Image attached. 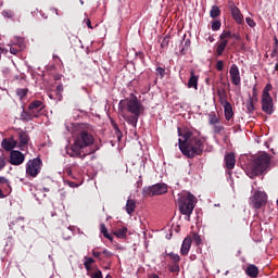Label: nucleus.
I'll list each match as a JSON object with an SVG mask.
<instances>
[{
    "label": "nucleus",
    "mask_w": 278,
    "mask_h": 278,
    "mask_svg": "<svg viewBox=\"0 0 278 278\" xmlns=\"http://www.w3.org/2000/svg\"><path fill=\"white\" fill-rule=\"evenodd\" d=\"M45 109V104L40 100H35L28 105L29 112H34L35 114H40V112Z\"/></svg>",
    "instance_id": "obj_16"
},
{
    "label": "nucleus",
    "mask_w": 278,
    "mask_h": 278,
    "mask_svg": "<svg viewBox=\"0 0 278 278\" xmlns=\"http://www.w3.org/2000/svg\"><path fill=\"white\" fill-rule=\"evenodd\" d=\"M262 110L265 114H273V97L262 96Z\"/></svg>",
    "instance_id": "obj_12"
},
{
    "label": "nucleus",
    "mask_w": 278,
    "mask_h": 278,
    "mask_svg": "<svg viewBox=\"0 0 278 278\" xmlns=\"http://www.w3.org/2000/svg\"><path fill=\"white\" fill-rule=\"evenodd\" d=\"M254 101L253 100H249L247 103H245V108L248 110V112L251 114V112H253V110H255V105H254Z\"/></svg>",
    "instance_id": "obj_33"
},
{
    "label": "nucleus",
    "mask_w": 278,
    "mask_h": 278,
    "mask_svg": "<svg viewBox=\"0 0 278 278\" xmlns=\"http://www.w3.org/2000/svg\"><path fill=\"white\" fill-rule=\"evenodd\" d=\"M179 210L180 213L186 217V220H190V216H192V212H194V207L197 205V198L194 194L188 192L179 195Z\"/></svg>",
    "instance_id": "obj_4"
},
{
    "label": "nucleus",
    "mask_w": 278,
    "mask_h": 278,
    "mask_svg": "<svg viewBox=\"0 0 278 278\" xmlns=\"http://www.w3.org/2000/svg\"><path fill=\"white\" fill-rule=\"evenodd\" d=\"M227 40H222L219 42V45L217 46V50H216V53H217V56L220 58V55H223V51H225V49L227 48Z\"/></svg>",
    "instance_id": "obj_24"
},
{
    "label": "nucleus",
    "mask_w": 278,
    "mask_h": 278,
    "mask_svg": "<svg viewBox=\"0 0 278 278\" xmlns=\"http://www.w3.org/2000/svg\"><path fill=\"white\" fill-rule=\"evenodd\" d=\"M211 18H217V16H220V9L218 5H213L210 11Z\"/></svg>",
    "instance_id": "obj_26"
},
{
    "label": "nucleus",
    "mask_w": 278,
    "mask_h": 278,
    "mask_svg": "<svg viewBox=\"0 0 278 278\" xmlns=\"http://www.w3.org/2000/svg\"><path fill=\"white\" fill-rule=\"evenodd\" d=\"M3 197L5 195L3 194V191L0 189V199H3Z\"/></svg>",
    "instance_id": "obj_58"
},
{
    "label": "nucleus",
    "mask_w": 278,
    "mask_h": 278,
    "mask_svg": "<svg viewBox=\"0 0 278 278\" xmlns=\"http://www.w3.org/2000/svg\"><path fill=\"white\" fill-rule=\"evenodd\" d=\"M9 162L12 164V166H21V164L25 162V154L18 150H12L10 153Z\"/></svg>",
    "instance_id": "obj_9"
},
{
    "label": "nucleus",
    "mask_w": 278,
    "mask_h": 278,
    "mask_svg": "<svg viewBox=\"0 0 278 278\" xmlns=\"http://www.w3.org/2000/svg\"><path fill=\"white\" fill-rule=\"evenodd\" d=\"M245 23L247 25H249V27H255V21H253V18L251 17H245Z\"/></svg>",
    "instance_id": "obj_44"
},
{
    "label": "nucleus",
    "mask_w": 278,
    "mask_h": 278,
    "mask_svg": "<svg viewBox=\"0 0 278 278\" xmlns=\"http://www.w3.org/2000/svg\"><path fill=\"white\" fill-rule=\"evenodd\" d=\"M40 114L35 113L34 111L26 112L25 110L22 111L20 118L21 121H25L26 123H29V121H34V118H38Z\"/></svg>",
    "instance_id": "obj_17"
},
{
    "label": "nucleus",
    "mask_w": 278,
    "mask_h": 278,
    "mask_svg": "<svg viewBox=\"0 0 278 278\" xmlns=\"http://www.w3.org/2000/svg\"><path fill=\"white\" fill-rule=\"evenodd\" d=\"M178 147L186 157H197L203 153V143L205 139H201L192 135L190 130H181L178 128Z\"/></svg>",
    "instance_id": "obj_1"
},
{
    "label": "nucleus",
    "mask_w": 278,
    "mask_h": 278,
    "mask_svg": "<svg viewBox=\"0 0 278 278\" xmlns=\"http://www.w3.org/2000/svg\"><path fill=\"white\" fill-rule=\"evenodd\" d=\"M42 170V160L36 157L26 163V177L36 178Z\"/></svg>",
    "instance_id": "obj_6"
},
{
    "label": "nucleus",
    "mask_w": 278,
    "mask_h": 278,
    "mask_svg": "<svg viewBox=\"0 0 278 278\" xmlns=\"http://www.w3.org/2000/svg\"><path fill=\"white\" fill-rule=\"evenodd\" d=\"M231 38H235V40H240V34H232Z\"/></svg>",
    "instance_id": "obj_55"
},
{
    "label": "nucleus",
    "mask_w": 278,
    "mask_h": 278,
    "mask_svg": "<svg viewBox=\"0 0 278 278\" xmlns=\"http://www.w3.org/2000/svg\"><path fill=\"white\" fill-rule=\"evenodd\" d=\"M266 201H268V195L264 191H255L253 197L250 198V204L255 210H260L263 205H266Z\"/></svg>",
    "instance_id": "obj_8"
},
{
    "label": "nucleus",
    "mask_w": 278,
    "mask_h": 278,
    "mask_svg": "<svg viewBox=\"0 0 278 278\" xmlns=\"http://www.w3.org/2000/svg\"><path fill=\"white\" fill-rule=\"evenodd\" d=\"M103 255L104 257H112V255H114L112 252H110L109 250H103Z\"/></svg>",
    "instance_id": "obj_50"
},
{
    "label": "nucleus",
    "mask_w": 278,
    "mask_h": 278,
    "mask_svg": "<svg viewBox=\"0 0 278 278\" xmlns=\"http://www.w3.org/2000/svg\"><path fill=\"white\" fill-rule=\"evenodd\" d=\"M270 90H273V85L267 84L265 88L263 89V96L262 97H270Z\"/></svg>",
    "instance_id": "obj_32"
},
{
    "label": "nucleus",
    "mask_w": 278,
    "mask_h": 278,
    "mask_svg": "<svg viewBox=\"0 0 278 278\" xmlns=\"http://www.w3.org/2000/svg\"><path fill=\"white\" fill-rule=\"evenodd\" d=\"M277 51H278V48H275V49H274V53H277Z\"/></svg>",
    "instance_id": "obj_61"
},
{
    "label": "nucleus",
    "mask_w": 278,
    "mask_h": 278,
    "mask_svg": "<svg viewBox=\"0 0 278 278\" xmlns=\"http://www.w3.org/2000/svg\"><path fill=\"white\" fill-rule=\"evenodd\" d=\"M149 278H160V276H157V274H152Z\"/></svg>",
    "instance_id": "obj_57"
},
{
    "label": "nucleus",
    "mask_w": 278,
    "mask_h": 278,
    "mask_svg": "<svg viewBox=\"0 0 278 278\" xmlns=\"http://www.w3.org/2000/svg\"><path fill=\"white\" fill-rule=\"evenodd\" d=\"M125 212L129 216H131V214H134V212H136V199L128 197V199L126 201V205H125Z\"/></svg>",
    "instance_id": "obj_19"
},
{
    "label": "nucleus",
    "mask_w": 278,
    "mask_h": 278,
    "mask_svg": "<svg viewBox=\"0 0 278 278\" xmlns=\"http://www.w3.org/2000/svg\"><path fill=\"white\" fill-rule=\"evenodd\" d=\"M70 188H79V185L73 182V181H66Z\"/></svg>",
    "instance_id": "obj_51"
},
{
    "label": "nucleus",
    "mask_w": 278,
    "mask_h": 278,
    "mask_svg": "<svg viewBox=\"0 0 278 278\" xmlns=\"http://www.w3.org/2000/svg\"><path fill=\"white\" fill-rule=\"evenodd\" d=\"M91 278H103V274L98 269L91 275Z\"/></svg>",
    "instance_id": "obj_46"
},
{
    "label": "nucleus",
    "mask_w": 278,
    "mask_h": 278,
    "mask_svg": "<svg viewBox=\"0 0 278 278\" xmlns=\"http://www.w3.org/2000/svg\"><path fill=\"white\" fill-rule=\"evenodd\" d=\"M125 109L130 114H135V116H140V114L144 112V105H142V102H140V100H138L136 96H132L129 99L119 101L118 103L119 112H125Z\"/></svg>",
    "instance_id": "obj_5"
},
{
    "label": "nucleus",
    "mask_w": 278,
    "mask_h": 278,
    "mask_svg": "<svg viewBox=\"0 0 278 278\" xmlns=\"http://www.w3.org/2000/svg\"><path fill=\"white\" fill-rule=\"evenodd\" d=\"M230 80L233 86H240L242 78L240 77V68L238 65L232 64L229 70Z\"/></svg>",
    "instance_id": "obj_10"
},
{
    "label": "nucleus",
    "mask_w": 278,
    "mask_h": 278,
    "mask_svg": "<svg viewBox=\"0 0 278 278\" xmlns=\"http://www.w3.org/2000/svg\"><path fill=\"white\" fill-rule=\"evenodd\" d=\"M43 192H49V188H43Z\"/></svg>",
    "instance_id": "obj_60"
},
{
    "label": "nucleus",
    "mask_w": 278,
    "mask_h": 278,
    "mask_svg": "<svg viewBox=\"0 0 278 278\" xmlns=\"http://www.w3.org/2000/svg\"><path fill=\"white\" fill-rule=\"evenodd\" d=\"M250 101H254V103H257V89L253 87L252 89V97L249 99Z\"/></svg>",
    "instance_id": "obj_40"
},
{
    "label": "nucleus",
    "mask_w": 278,
    "mask_h": 278,
    "mask_svg": "<svg viewBox=\"0 0 278 278\" xmlns=\"http://www.w3.org/2000/svg\"><path fill=\"white\" fill-rule=\"evenodd\" d=\"M100 231H101V233H103L104 238H106L111 242H112V240H114L112 235H110V232L108 231V228L105 227V224L100 225Z\"/></svg>",
    "instance_id": "obj_25"
},
{
    "label": "nucleus",
    "mask_w": 278,
    "mask_h": 278,
    "mask_svg": "<svg viewBox=\"0 0 278 278\" xmlns=\"http://www.w3.org/2000/svg\"><path fill=\"white\" fill-rule=\"evenodd\" d=\"M114 236H116V238H125V236H127V227L119 228L114 232Z\"/></svg>",
    "instance_id": "obj_29"
},
{
    "label": "nucleus",
    "mask_w": 278,
    "mask_h": 278,
    "mask_svg": "<svg viewBox=\"0 0 278 278\" xmlns=\"http://www.w3.org/2000/svg\"><path fill=\"white\" fill-rule=\"evenodd\" d=\"M7 164L8 161H5V157L0 155V172L3 170V168H5Z\"/></svg>",
    "instance_id": "obj_42"
},
{
    "label": "nucleus",
    "mask_w": 278,
    "mask_h": 278,
    "mask_svg": "<svg viewBox=\"0 0 278 278\" xmlns=\"http://www.w3.org/2000/svg\"><path fill=\"white\" fill-rule=\"evenodd\" d=\"M70 127H71V128H70ZM70 127L66 126L67 131H70L71 134H75V125L70 124Z\"/></svg>",
    "instance_id": "obj_49"
},
{
    "label": "nucleus",
    "mask_w": 278,
    "mask_h": 278,
    "mask_svg": "<svg viewBox=\"0 0 278 278\" xmlns=\"http://www.w3.org/2000/svg\"><path fill=\"white\" fill-rule=\"evenodd\" d=\"M193 242H194L197 245L201 244V236L194 233V235H193Z\"/></svg>",
    "instance_id": "obj_47"
},
{
    "label": "nucleus",
    "mask_w": 278,
    "mask_h": 278,
    "mask_svg": "<svg viewBox=\"0 0 278 278\" xmlns=\"http://www.w3.org/2000/svg\"><path fill=\"white\" fill-rule=\"evenodd\" d=\"M220 21L216 20L212 22L211 28L213 31H218L220 29Z\"/></svg>",
    "instance_id": "obj_36"
},
{
    "label": "nucleus",
    "mask_w": 278,
    "mask_h": 278,
    "mask_svg": "<svg viewBox=\"0 0 278 278\" xmlns=\"http://www.w3.org/2000/svg\"><path fill=\"white\" fill-rule=\"evenodd\" d=\"M155 73L156 77H160V79H164V76L166 75V70L164 67H156Z\"/></svg>",
    "instance_id": "obj_31"
},
{
    "label": "nucleus",
    "mask_w": 278,
    "mask_h": 278,
    "mask_svg": "<svg viewBox=\"0 0 278 278\" xmlns=\"http://www.w3.org/2000/svg\"><path fill=\"white\" fill-rule=\"evenodd\" d=\"M94 137L88 132V130H80L75 137H74V143L66 148V153L70 155V157H86V154L81 155V149H86V147H90V144H93Z\"/></svg>",
    "instance_id": "obj_2"
},
{
    "label": "nucleus",
    "mask_w": 278,
    "mask_h": 278,
    "mask_svg": "<svg viewBox=\"0 0 278 278\" xmlns=\"http://www.w3.org/2000/svg\"><path fill=\"white\" fill-rule=\"evenodd\" d=\"M56 91H59V92H64V86L59 85V86L56 87Z\"/></svg>",
    "instance_id": "obj_54"
},
{
    "label": "nucleus",
    "mask_w": 278,
    "mask_h": 278,
    "mask_svg": "<svg viewBox=\"0 0 278 278\" xmlns=\"http://www.w3.org/2000/svg\"><path fill=\"white\" fill-rule=\"evenodd\" d=\"M179 263H175L174 265L169 266V271L170 273H179Z\"/></svg>",
    "instance_id": "obj_41"
},
{
    "label": "nucleus",
    "mask_w": 278,
    "mask_h": 278,
    "mask_svg": "<svg viewBox=\"0 0 278 278\" xmlns=\"http://www.w3.org/2000/svg\"><path fill=\"white\" fill-rule=\"evenodd\" d=\"M54 11L56 12V14H58V9H54Z\"/></svg>",
    "instance_id": "obj_64"
},
{
    "label": "nucleus",
    "mask_w": 278,
    "mask_h": 278,
    "mask_svg": "<svg viewBox=\"0 0 278 278\" xmlns=\"http://www.w3.org/2000/svg\"><path fill=\"white\" fill-rule=\"evenodd\" d=\"M170 42V36H165L161 41L162 49H165V47H168V43Z\"/></svg>",
    "instance_id": "obj_37"
},
{
    "label": "nucleus",
    "mask_w": 278,
    "mask_h": 278,
    "mask_svg": "<svg viewBox=\"0 0 278 278\" xmlns=\"http://www.w3.org/2000/svg\"><path fill=\"white\" fill-rule=\"evenodd\" d=\"M86 25L89 29H92V22H90V18L86 21Z\"/></svg>",
    "instance_id": "obj_53"
},
{
    "label": "nucleus",
    "mask_w": 278,
    "mask_h": 278,
    "mask_svg": "<svg viewBox=\"0 0 278 278\" xmlns=\"http://www.w3.org/2000/svg\"><path fill=\"white\" fill-rule=\"evenodd\" d=\"M92 264H94V260L92 257L85 256L84 266L86 270H91Z\"/></svg>",
    "instance_id": "obj_27"
},
{
    "label": "nucleus",
    "mask_w": 278,
    "mask_h": 278,
    "mask_svg": "<svg viewBox=\"0 0 278 278\" xmlns=\"http://www.w3.org/2000/svg\"><path fill=\"white\" fill-rule=\"evenodd\" d=\"M172 261H174L175 264H179V262H181V257L179 256V254H175V253H169L167 254Z\"/></svg>",
    "instance_id": "obj_35"
},
{
    "label": "nucleus",
    "mask_w": 278,
    "mask_h": 278,
    "mask_svg": "<svg viewBox=\"0 0 278 278\" xmlns=\"http://www.w3.org/2000/svg\"><path fill=\"white\" fill-rule=\"evenodd\" d=\"M71 239V237H64V240H70Z\"/></svg>",
    "instance_id": "obj_62"
},
{
    "label": "nucleus",
    "mask_w": 278,
    "mask_h": 278,
    "mask_svg": "<svg viewBox=\"0 0 278 278\" xmlns=\"http://www.w3.org/2000/svg\"><path fill=\"white\" fill-rule=\"evenodd\" d=\"M92 255L99 260L101 257V252L92 251Z\"/></svg>",
    "instance_id": "obj_52"
},
{
    "label": "nucleus",
    "mask_w": 278,
    "mask_h": 278,
    "mask_svg": "<svg viewBox=\"0 0 278 278\" xmlns=\"http://www.w3.org/2000/svg\"><path fill=\"white\" fill-rule=\"evenodd\" d=\"M192 247V239L185 238L181 244L180 253L181 255H187L190 253V248Z\"/></svg>",
    "instance_id": "obj_21"
},
{
    "label": "nucleus",
    "mask_w": 278,
    "mask_h": 278,
    "mask_svg": "<svg viewBox=\"0 0 278 278\" xmlns=\"http://www.w3.org/2000/svg\"><path fill=\"white\" fill-rule=\"evenodd\" d=\"M121 116H123V118H125L126 123H128V125H131L132 127H137L138 126V118H140V115H130L127 116L125 115V111L119 112Z\"/></svg>",
    "instance_id": "obj_18"
},
{
    "label": "nucleus",
    "mask_w": 278,
    "mask_h": 278,
    "mask_svg": "<svg viewBox=\"0 0 278 278\" xmlns=\"http://www.w3.org/2000/svg\"><path fill=\"white\" fill-rule=\"evenodd\" d=\"M217 71H223L225 68V63L223 61H217L216 63Z\"/></svg>",
    "instance_id": "obj_45"
},
{
    "label": "nucleus",
    "mask_w": 278,
    "mask_h": 278,
    "mask_svg": "<svg viewBox=\"0 0 278 278\" xmlns=\"http://www.w3.org/2000/svg\"><path fill=\"white\" fill-rule=\"evenodd\" d=\"M18 51H21V48H14V47L10 48V53H12V55H16V53H18Z\"/></svg>",
    "instance_id": "obj_48"
},
{
    "label": "nucleus",
    "mask_w": 278,
    "mask_h": 278,
    "mask_svg": "<svg viewBox=\"0 0 278 278\" xmlns=\"http://www.w3.org/2000/svg\"><path fill=\"white\" fill-rule=\"evenodd\" d=\"M268 166H270V155H268V153L266 152H262L254 159L253 163L250 165L248 175L251 179H253V177H257V175L264 174L265 170L268 169Z\"/></svg>",
    "instance_id": "obj_3"
},
{
    "label": "nucleus",
    "mask_w": 278,
    "mask_h": 278,
    "mask_svg": "<svg viewBox=\"0 0 278 278\" xmlns=\"http://www.w3.org/2000/svg\"><path fill=\"white\" fill-rule=\"evenodd\" d=\"M0 186H5L8 188V192H11V188H10V180H8V178L0 176Z\"/></svg>",
    "instance_id": "obj_30"
},
{
    "label": "nucleus",
    "mask_w": 278,
    "mask_h": 278,
    "mask_svg": "<svg viewBox=\"0 0 278 278\" xmlns=\"http://www.w3.org/2000/svg\"><path fill=\"white\" fill-rule=\"evenodd\" d=\"M190 78L188 81V88H194V90L199 89V76L194 75V71H191Z\"/></svg>",
    "instance_id": "obj_22"
},
{
    "label": "nucleus",
    "mask_w": 278,
    "mask_h": 278,
    "mask_svg": "<svg viewBox=\"0 0 278 278\" xmlns=\"http://www.w3.org/2000/svg\"><path fill=\"white\" fill-rule=\"evenodd\" d=\"M13 45H15L16 47H18L20 50L23 51V49H25V41L23 40V38L21 37H16L13 41Z\"/></svg>",
    "instance_id": "obj_28"
},
{
    "label": "nucleus",
    "mask_w": 278,
    "mask_h": 278,
    "mask_svg": "<svg viewBox=\"0 0 278 278\" xmlns=\"http://www.w3.org/2000/svg\"><path fill=\"white\" fill-rule=\"evenodd\" d=\"M27 92H28L27 89H17L16 90V94H17V97H20V99H24V97H27Z\"/></svg>",
    "instance_id": "obj_38"
},
{
    "label": "nucleus",
    "mask_w": 278,
    "mask_h": 278,
    "mask_svg": "<svg viewBox=\"0 0 278 278\" xmlns=\"http://www.w3.org/2000/svg\"><path fill=\"white\" fill-rule=\"evenodd\" d=\"M208 123L210 125H218L220 119L216 115H210Z\"/></svg>",
    "instance_id": "obj_34"
},
{
    "label": "nucleus",
    "mask_w": 278,
    "mask_h": 278,
    "mask_svg": "<svg viewBox=\"0 0 278 278\" xmlns=\"http://www.w3.org/2000/svg\"><path fill=\"white\" fill-rule=\"evenodd\" d=\"M61 197H62V199H66V192L61 190Z\"/></svg>",
    "instance_id": "obj_56"
},
{
    "label": "nucleus",
    "mask_w": 278,
    "mask_h": 278,
    "mask_svg": "<svg viewBox=\"0 0 278 278\" xmlns=\"http://www.w3.org/2000/svg\"><path fill=\"white\" fill-rule=\"evenodd\" d=\"M225 164H226V168H228L229 170L233 169L236 167V154L228 153L225 156Z\"/></svg>",
    "instance_id": "obj_20"
},
{
    "label": "nucleus",
    "mask_w": 278,
    "mask_h": 278,
    "mask_svg": "<svg viewBox=\"0 0 278 278\" xmlns=\"http://www.w3.org/2000/svg\"><path fill=\"white\" fill-rule=\"evenodd\" d=\"M17 135L20 142L18 149H21V151H25V149H27V146L29 144V134H27V131L20 130Z\"/></svg>",
    "instance_id": "obj_13"
},
{
    "label": "nucleus",
    "mask_w": 278,
    "mask_h": 278,
    "mask_svg": "<svg viewBox=\"0 0 278 278\" xmlns=\"http://www.w3.org/2000/svg\"><path fill=\"white\" fill-rule=\"evenodd\" d=\"M247 275L248 277L255 278L260 275V269L255 265H249L247 268Z\"/></svg>",
    "instance_id": "obj_23"
},
{
    "label": "nucleus",
    "mask_w": 278,
    "mask_h": 278,
    "mask_svg": "<svg viewBox=\"0 0 278 278\" xmlns=\"http://www.w3.org/2000/svg\"><path fill=\"white\" fill-rule=\"evenodd\" d=\"M167 192H168V186L163 182L143 188V194H146L147 197H156L160 194H166Z\"/></svg>",
    "instance_id": "obj_7"
},
{
    "label": "nucleus",
    "mask_w": 278,
    "mask_h": 278,
    "mask_svg": "<svg viewBox=\"0 0 278 278\" xmlns=\"http://www.w3.org/2000/svg\"><path fill=\"white\" fill-rule=\"evenodd\" d=\"M231 16L238 25H242V23H244V15H242V12H240V9L237 7L231 8Z\"/></svg>",
    "instance_id": "obj_15"
},
{
    "label": "nucleus",
    "mask_w": 278,
    "mask_h": 278,
    "mask_svg": "<svg viewBox=\"0 0 278 278\" xmlns=\"http://www.w3.org/2000/svg\"><path fill=\"white\" fill-rule=\"evenodd\" d=\"M5 49L0 48V60H1V53H3Z\"/></svg>",
    "instance_id": "obj_59"
},
{
    "label": "nucleus",
    "mask_w": 278,
    "mask_h": 278,
    "mask_svg": "<svg viewBox=\"0 0 278 278\" xmlns=\"http://www.w3.org/2000/svg\"><path fill=\"white\" fill-rule=\"evenodd\" d=\"M224 129L222 125H213V131L214 134H220V131Z\"/></svg>",
    "instance_id": "obj_43"
},
{
    "label": "nucleus",
    "mask_w": 278,
    "mask_h": 278,
    "mask_svg": "<svg viewBox=\"0 0 278 278\" xmlns=\"http://www.w3.org/2000/svg\"><path fill=\"white\" fill-rule=\"evenodd\" d=\"M16 144H18V142L13 139V137L3 139L1 142V147L4 149V151H13V149L16 148Z\"/></svg>",
    "instance_id": "obj_14"
},
{
    "label": "nucleus",
    "mask_w": 278,
    "mask_h": 278,
    "mask_svg": "<svg viewBox=\"0 0 278 278\" xmlns=\"http://www.w3.org/2000/svg\"><path fill=\"white\" fill-rule=\"evenodd\" d=\"M80 4L84 5V0H80Z\"/></svg>",
    "instance_id": "obj_63"
},
{
    "label": "nucleus",
    "mask_w": 278,
    "mask_h": 278,
    "mask_svg": "<svg viewBox=\"0 0 278 278\" xmlns=\"http://www.w3.org/2000/svg\"><path fill=\"white\" fill-rule=\"evenodd\" d=\"M233 36V34H231V31L227 30V31H224L222 35H220V40H227L229 38H231Z\"/></svg>",
    "instance_id": "obj_39"
},
{
    "label": "nucleus",
    "mask_w": 278,
    "mask_h": 278,
    "mask_svg": "<svg viewBox=\"0 0 278 278\" xmlns=\"http://www.w3.org/2000/svg\"><path fill=\"white\" fill-rule=\"evenodd\" d=\"M220 104L224 108L226 121H231V118L233 117V108L231 106V103L227 101V98H220Z\"/></svg>",
    "instance_id": "obj_11"
}]
</instances>
